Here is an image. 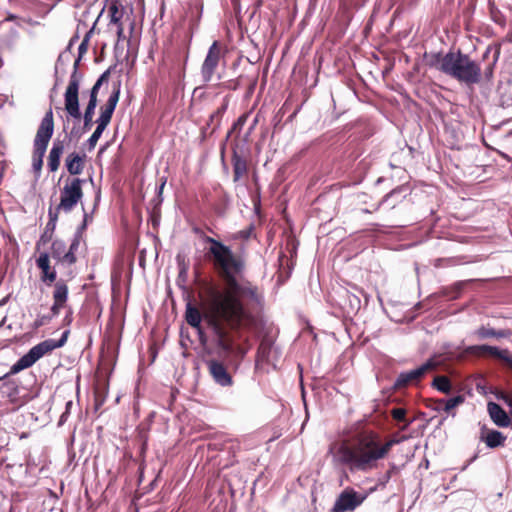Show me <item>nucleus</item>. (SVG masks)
Masks as SVG:
<instances>
[{"mask_svg": "<svg viewBox=\"0 0 512 512\" xmlns=\"http://www.w3.org/2000/svg\"><path fill=\"white\" fill-rule=\"evenodd\" d=\"M205 240L210 244L206 256L224 287L221 289L212 281L201 280L199 297L202 309L188 301L185 321L199 331L202 339L204 334L201 323L204 320L216 347L241 362L251 348L248 333L256 330L259 325L252 308L261 305L263 295L251 281L238 279L246 270V261L241 255L215 238L207 237ZM238 365H235V369Z\"/></svg>", "mask_w": 512, "mask_h": 512, "instance_id": "nucleus-1", "label": "nucleus"}, {"mask_svg": "<svg viewBox=\"0 0 512 512\" xmlns=\"http://www.w3.org/2000/svg\"><path fill=\"white\" fill-rule=\"evenodd\" d=\"M397 439H383L373 430H363L335 447L333 461L348 467L351 472H369L378 467V462L385 459Z\"/></svg>", "mask_w": 512, "mask_h": 512, "instance_id": "nucleus-2", "label": "nucleus"}, {"mask_svg": "<svg viewBox=\"0 0 512 512\" xmlns=\"http://www.w3.org/2000/svg\"><path fill=\"white\" fill-rule=\"evenodd\" d=\"M428 65L460 83L474 85L481 81L480 65L461 50L457 52L450 51L445 55L434 53L430 56Z\"/></svg>", "mask_w": 512, "mask_h": 512, "instance_id": "nucleus-3", "label": "nucleus"}, {"mask_svg": "<svg viewBox=\"0 0 512 512\" xmlns=\"http://www.w3.org/2000/svg\"><path fill=\"white\" fill-rule=\"evenodd\" d=\"M69 330L63 332L59 340L46 339L37 345L33 346L25 355H23L15 364H13L7 374L0 380L7 378L10 375H15L20 371L31 367L43 356L51 353L53 350L65 345L69 336Z\"/></svg>", "mask_w": 512, "mask_h": 512, "instance_id": "nucleus-4", "label": "nucleus"}, {"mask_svg": "<svg viewBox=\"0 0 512 512\" xmlns=\"http://www.w3.org/2000/svg\"><path fill=\"white\" fill-rule=\"evenodd\" d=\"M227 47L220 41H214L208 49L206 57L201 65L200 74L205 83L214 80L220 81L222 75L218 72L220 65H225Z\"/></svg>", "mask_w": 512, "mask_h": 512, "instance_id": "nucleus-5", "label": "nucleus"}, {"mask_svg": "<svg viewBox=\"0 0 512 512\" xmlns=\"http://www.w3.org/2000/svg\"><path fill=\"white\" fill-rule=\"evenodd\" d=\"M120 90H121V81L118 80L117 82L113 83L112 93L110 94L106 103L100 107V115H99L98 119L96 120L97 127H96L95 131L93 132V134L88 139V145H89L90 149H93L96 146L103 131L106 129V127L111 122L114 110L119 101Z\"/></svg>", "mask_w": 512, "mask_h": 512, "instance_id": "nucleus-6", "label": "nucleus"}, {"mask_svg": "<svg viewBox=\"0 0 512 512\" xmlns=\"http://www.w3.org/2000/svg\"><path fill=\"white\" fill-rule=\"evenodd\" d=\"M83 183V179L68 178L60 191V202L55 209L65 213L71 212L83 197Z\"/></svg>", "mask_w": 512, "mask_h": 512, "instance_id": "nucleus-7", "label": "nucleus"}, {"mask_svg": "<svg viewBox=\"0 0 512 512\" xmlns=\"http://www.w3.org/2000/svg\"><path fill=\"white\" fill-rule=\"evenodd\" d=\"M82 241L81 233H76L68 250L64 241L56 239L51 244V257L62 265H73L77 262V254Z\"/></svg>", "mask_w": 512, "mask_h": 512, "instance_id": "nucleus-8", "label": "nucleus"}, {"mask_svg": "<svg viewBox=\"0 0 512 512\" xmlns=\"http://www.w3.org/2000/svg\"><path fill=\"white\" fill-rule=\"evenodd\" d=\"M78 61L75 62L74 71L70 76L68 86L64 94L65 110L72 118L80 120L81 112L79 108V88L81 75L77 70Z\"/></svg>", "mask_w": 512, "mask_h": 512, "instance_id": "nucleus-9", "label": "nucleus"}, {"mask_svg": "<svg viewBox=\"0 0 512 512\" xmlns=\"http://www.w3.org/2000/svg\"><path fill=\"white\" fill-rule=\"evenodd\" d=\"M465 354L477 358H494L500 360L503 365L512 370V354L508 349H500L497 346L487 344L468 346L464 350Z\"/></svg>", "mask_w": 512, "mask_h": 512, "instance_id": "nucleus-10", "label": "nucleus"}, {"mask_svg": "<svg viewBox=\"0 0 512 512\" xmlns=\"http://www.w3.org/2000/svg\"><path fill=\"white\" fill-rule=\"evenodd\" d=\"M437 366L438 363L431 358L414 370L400 373L394 383V388L400 390L409 385H417L428 373L435 371Z\"/></svg>", "mask_w": 512, "mask_h": 512, "instance_id": "nucleus-11", "label": "nucleus"}, {"mask_svg": "<svg viewBox=\"0 0 512 512\" xmlns=\"http://www.w3.org/2000/svg\"><path fill=\"white\" fill-rule=\"evenodd\" d=\"M204 364L212 380L221 387H231L234 384L233 374L223 359H204Z\"/></svg>", "mask_w": 512, "mask_h": 512, "instance_id": "nucleus-12", "label": "nucleus"}, {"mask_svg": "<svg viewBox=\"0 0 512 512\" xmlns=\"http://www.w3.org/2000/svg\"><path fill=\"white\" fill-rule=\"evenodd\" d=\"M248 149L244 142L232 143L231 163L233 167V182L237 183L248 175Z\"/></svg>", "mask_w": 512, "mask_h": 512, "instance_id": "nucleus-13", "label": "nucleus"}, {"mask_svg": "<svg viewBox=\"0 0 512 512\" xmlns=\"http://www.w3.org/2000/svg\"><path fill=\"white\" fill-rule=\"evenodd\" d=\"M366 499L365 495H361L352 488H346L337 497L332 512H349L354 511Z\"/></svg>", "mask_w": 512, "mask_h": 512, "instance_id": "nucleus-14", "label": "nucleus"}, {"mask_svg": "<svg viewBox=\"0 0 512 512\" xmlns=\"http://www.w3.org/2000/svg\"><path fill=\"white\" fill-rule=\"evenodd\" d=\"M69 289L64 280L56 281L53 290V304L50 308V314L44 315L43 319L51 321L60 314V311L67 307Z\"/></svg>", "mask_w": 512, "mask_h": 512, "instance_id": "nucleus-15", "label": "nucleus"}, {"mask_svg": "<svg viewBox=\"0 0 512 512\" xmlns=\"http://www.w3.org/2000/svg\"><path fill=\"white\" fill-rule=\"evenodd\" d=\"M54 132L53 112L49 109L41 120L34 139V148L47 150L50 139Z\"/></svg>", "mask_w": 512, "mask_h": 512, "instance_id": "nucleus-16", "label": "nucleus"}, {"mask_svg": "<svg viewBox=\"0 0 512 512\" xmlns=\"http://www.w3.org/2000/svg\"><path fill=\"white\" fill-rule=\"evenodd\" d=\"M279 358V352L274 348V342L269 336H264L257 349L256 353V367L259 365H272L276 367V362Z\"/></svg>", "mask_w": 512, "mask_h": 512, "instance_id": "nucleus-17", "label": "nucleus"}, {"mask_svg": "<svg viewBox=\"0 0 512 512\" xmlns=\"http://www.w3.org/2000/svg\"><path fill=\"white\" fill-rule=\"evenodd\" d=\"M36 266L40 270V280L47 286H51L57 278L55 267L51 266L50 255L42 252L36 258Z\"/></svg>", "mask_w": 512, "mask_h": 512, "instance_id": "nucleus-18", "label": "nucleus"}, {"mask_svg": "<svg viewBox=\"0 0 512 512\" xmlns=\"http://www.w3.org/2000/svg\"><path fill=\"white\" fill-rule=\"evenodd\" d=\"M474 336L478 340H486L490 338H494L497 340L500 339H508L512 336V331L510 329H499L496 330L491 327L489 324L481 325L474 331Z\"/></svg>", "mask_w": 512, "mask_h": 512, "instance_id": "nucleus-19", "label": "nucleus"}, {"mask_svg": "<svg viewBox=\"0 0 512 512\" xmlns=\"http://www.w3.org/2000/svg\"><path fill=\"white\" fill-rule=\"evenodd\" d=\"M487 410L492 421L499 427H508L511 424V417L508 416L506 411L497 403L489 402Z\"/></svg>", "mask_w": 512, "mask_h": 512, "instance_id": "nucleus-20", "label": "nucleus"}, {"mask_svg": "<svg viewBox=\"0 0 512 512\" xmlns=\"http://www.w3.org/2000/svg\"><path fill=\"white\" fill-rule=\"evenodd\" d=\"M230 95H225L222 98L220 106L210 115L206 127L204 129H208L211 127V133H213L221 124V119L226 112L228 105L230 103Z\"/></svg>", "mask_w": 512, "mask_h": 512, "instance_id": "nucleus-21", "label": "nucleus"}, {"mask_svg": "<svg viewBox=\"0 0 512 512\" xmlns=\"http://www.w3.org/2000/svg\"><path fill=\"white\" fill-rule=\"evenodd\" d=\"M64 141L56 139L48 155L47 166L50 172H56L60 167V159L64 152Z\"/></svg>", "mask_w": 512, "mask_h": 512, "instance_id": "nucleus-22", "label": "nucleus"}, {"mask_svg": "<svg viewBox=\"0 0 512 512\" xmlns=\"http://www.w3.org/2000/svg\"><path fill=\"white\" fill-rule=\"evenodd\" d=\"M86 155L76 152L70 153L65 159V166L71 175H79L83 172Z\"/></svg>", "mask_w": 512, "mask_h": 512, "instance_id": "nucleus-23", "label": "nucleus"}, {"mask_svg": "<svg viewBox=\"0 0 512 512\" xmlns=\"http://www.w3.org/2000/svg\"><path fill=\"white\" fill-rule=\"evenodd\" d=\"M480 440L485 442L489 448H497L504 446L506 436L497 430H488L485 427L482 428Z\"/></svg>", "mask_w": 512, "mask_h": 512, "instance_id": "nucleus-24", "label": "nucleus"}, {"mask_svg": "<svg viewBox=\"0 0 512 512\" xmlns=\"http://www.w3.org/2000/svg\"><path fill=\"white\" fill-rule=\"evenodd\" d=\"M111 73V68L107 69L105 72L101 74V76L98 78L96 83L93 85L91 91H90V98L88 101V104L85 108L87 111H95V108L97 106V95L99 92L100 87L103 83L107 82L109 80V76Z\"/></svg>", "mask_w": 512, "mask_h": 512, "instance_id": "nucleus-25", "label": "nucleus"}, {"mask_svg": "<svg viewBox=\"0 0 512 512\" xmlns=\"http://www.w3.org/2000/svg\"><path fill=\"white\" fill-rule=\"evenodd\" d=\"M406 190L407 188L405 186H399L393 189L390 193L383 197V199L380 201L381 205L387 203L391 209L395 208L406 198V194H404Z\"/></svg>", "mask_w": 512, "mask_h": 512, "instance_id": "nucleus-26", "label": "nucleus"}, {"mask_svg": "<svg viewBox=\"0 0 512 512\" xmlns=\"http://www.w3.org/2000/svg\"><path fill=\"white\" fill-rule=\"evenodd\" d=\"M108 17L110 19V24H120L124 15L123 8L119 2V0H111L108 4L107 8Z\"/></svg>", "mask_w": 512, "mask_h": 512, "instance_id": "nucleus-27", "label": "nucleus"}, {"mask_svg": "<svg viewBox=\"0 0 512 512\" xmlns=\"http://www.w3.org/2000/svg\"><path fill=\"white\" fill-rule=\"evenodd\" d=\"M431 386L441 393L449 394L452 390V383L449 377L437 375L434 377Z\"/></svg>", "mask_w": 512, "mask_h": 512, "instance_id": "nucleus-28", "label": "nucleus"}, {"mask_svg": "<svg viewBox=\"0 0 512 512\" xmlns=\"http://www.w3.org/2000/svg\"><path fill=\"white\" fill-rule=\"evenodd\" d=\"M245 79L244 75H240L236 79H231L224 82H218L214 88L216 89H224V90H237L243 83Z\"/></svg>", "mask_w": 512, "mask_h": 512, "instance_id": "nucleus-29", "label": "nucleus"}, {"mask_svg": "<svg viewBox=\"0 0 512 512\" xmlns=\"http://www.w3.org/2000/svg\"><path fill=\"white\" fill-rule=\"evenodd\" d=\"M501 53V44H496L494 47L493 60L488 64V66L484 70V76L487 80H491L494 73L495 65L499 59Z\"/></svg>", "mask_w": 512, "mask_h": 512, "instance_id": "nucleus-30", "label": "nucleus"}, {"mask_svg": "<svg viewBox=\"0 0 512 512\" xmlns=\"http://www.w3.org/2000/svg\"><path fill=\"white\" fill-rule=\"evenodd\" d=\"M45 153H46L45 149L41 150L40 148L33 147L32 167L36 173H40V171L42 170L43 157H44Z\"/></svg>", "mask_w": 512, "mask_h": 512, "instance_id": "nucleus-31", "label": "nucleus"}, {"mask_svg": "<svg viewBox=\"0 0 512 512\" xmlns=\"http://www.w3.org/2000/svg\"><path fill=\"white\" fill-rule=\"evenodd\" d=\"M18 36V31L12 29L8 35L0 37V49H12Z\"/></svg>", "mask_w": 512, "mask_h": 512, "instance_id": "nucleus-32", "label": "nucleus"}, {"mask_svg": "<svg viewBox=\"0 0 512 512\" xmlns=\"http://www.w3.org/2000/svg\"><path fill=\"white\" fill-rule=\"evenodd\" d=\"M465 401V397L463 395H457L455 397H452L448 400L444 399L443 402V411L446 413H450L454 408L457 406L463 404Z\"/></svg>", "mask_w": 512, "mask_h": 512, "instance_id": "nucleus-33", "label": "nucleus"}, {"mask_svg": "<svg viewBox=\"0 0 512 512\" xmlns=\"http://www.w3.org/2000/svg\"><path fill=\"white\" fill-rule=\"evenodd\" d=\"M59 213H60V211H58L57 209L53 210L52 208H49V211H48L49 220H48V223L46 224L45 230L48 231L50 234H53L55 231Z\"/></svg>", "mask_w": 512, "mask_h": 512, "instance_id": "nucleus-34", "label": "nucleus"}, {"mask_svg": "<svg viewBox=\"0 0 512 512\" xmlns=\"http://www.w3.org/2000/svg\"><path fill=\"white\" fill-rule=\"evenodd\" d=\"M248 117H249V113H244L241 116H239L238 119L234 122L231 130L228 132L227 137H229L233 131H236V130L240 131L242 129V127L245 125Z\"/></svg>", "mask_w": 512, "mask_h": 512, "instance_id": "nucleus-35", "label": "nucleus"}, {"mask_svg": "<svg viewBox=\"0 0 512 512\" xmlns=\"http://www.w3.org/2000/svg\"><path fill=\"white\" fill-rule=\"evenodd\" d=\"M93 117H94L93 111H87V110L84 111V115H83V120H84L83 131L84 132H86L92 128L93 123H94Z\"/></svg>", "mask_w": 512, "mask_h": 512, "instance_id": "nucleus-36", "label": "nucleus"}, {"mask_svg": "<svg viewBox=\"0 0 512 512\" xmlns=\"http://www.w3.org/2000/svg\"><path fill=\"white\" fill-rule=\"evenodd\" d=\"M443 402L444 399H428L426 406L434 411L441 412L443 411Z\"/></svg>", "mask_w": 512, "mask_h": 512, "instance_id": "nucleus-37", "label": "nucleus"}, {"mask_svg": "<svg viewBox=\"0 0 512 512\" xmlns=\"http://www.w3.org/2000/svg\"><path fill=\"white\" fill-rule=\"evenodd\" d=\"M73 405L74 404H73L72 400H69L66 402L65 411L61 414L60 419H59V423H58L59 425H63L67 421Z\"/></svg>", "mask_w": 512, "mask_h": 512, "instance_id": "nucleus-38", "label": "nucleus"}, {"mask_svg": "<svg viewBox=\"0 0 512 512\" xmlns=\"http://www.w3.org/2000/svg\"><path fill=\"white\" fill-rule=\"evenodd\" d=\"M391 416L394 420L398 422L405 421L406 418V410L403 408H394L391 411Z\"/></svg>", "mask_w": 512, "mask_h": 512, "instance_id": "nucleus-39", "label": "nucleus"}, {"mask_svg": "<svg viewBox=\"0 0 512 512\" xmlns=\"http://www.w3.org/2000/svg\"><path fill=\"white\" fill-rule=\"evenodd\" d=\"M245 78L249 82L248 94H252L254 92V89H255V87L257 85V82H258V73L255 72L251 76H246Z\"/></svg>", "mask_w": 512, "mask_h": 512, "instance_id": "nucleus-40", "label": "nucleus"}, {"mask_svg": "<svg viewBox=\"0 0 512 512\" xmlns=\"http://www.w3.org/2000/svg\"><path fill=\"white\" fill-rule=\"evenodd\" d=\"M253 229H254V228H253V226L251 225V226H249L247 229H243V230L238 231V232L234 235V237H233V238H234V239H244V240H246V239L250 238V236H251V233H252Z\"/></svg>", "mask_w": 512, "mask_h": 512, "instance_id": "nucleus-41", "label": "nucleus"}, {"mask_svg": "<svg viewBox=\"0 0 512 512\" xmlns=\"http://www.w3.org/2000/svg\"><path fill=\"white\" fill-rule=\"evenodd\" d=\"M499 399L503 400L505 404L509 407V414L512 420V394L501 392Z\"/></svg>", "mask_w": 512, "mask_h": 512, "instance_id": "nucleus-42", "label": "nucleus"}, {"mask_svg": "<svg viewBox=\"0 0 512 512\" xmlns=\"http://www.w3.org/2000/svg\"><path fill=\"white\" fill-rule=\"evenodd\" d=\"M178 265H179V274H186L188 271V264L185 262L184 259H181L180 256L177 257Z\"/></svg>", "mask_w": 512, "mask_h": 512, "instance_id": "nucleus-43", "label": "nucleus"}, {"mask_svg": "<svg viewBox=\"0 0 512 512\" xmlns=\"http://www.w3.org/2000/svg\"><path fill=\"white\" fill-rule=\"evenodd\" d=\"M52 236H53V234H50L48 231L44 230L37 245H39L40 243H43V244L48 243L52 239Z\"/></svg>", "mask_w": 512, "mask_h": 512, "instance_id": "nucleus-44", "label": "nucleus"}, {"mask_svg": "<svg viewBox=\"0 0 512 512\" xmlns=\"http://www.w3.org/2000/svg\"><path fill=\"white\" fill-rule=\"evenodd\" d=\"M87 49H88V36H86L85 39L79 45V48H78L79 55L81 56L82 54H84L87 51Z\"/></svg>", "mask_w": 512, "mask_h": 512, "instance_id": "nucleus-45", "label": "nucleus"}, {"mask_svg": "<svg viewBox=\"0 0 512 512\" xmlns=\"http://www.w3.org/2000/svg\"><path fill=\"white\" fill-rule=\"evenodd\" d=\"M22 20H23V19H21V18H20V17H18L17 15H14V14H11V13H9V14L6 16V18L4 19V21H15V22H16V24H17L18 26H21V21H22Z\"/></svg>", "mask_w": 512, "mask_h": 512, "instance_id": "nucleus-46", "label": "nucleus"}, {"mask_svg": "<svg viewBox=\"0 0 512 512\" xmlns=\"http://www.w3.org/2000/svg\"><path fill=\"white\" fill-rule=\"evenodd\" d=\"M115 25H116V27H117L116 34H117V38H118V40L125 39L123 23L115 24Z\"/></svg>", "mask_w": 512, "mask_h": 512, "instance_id": "nucleus-47", "label": "nucleus"}, {"mask_svg": "<svg viewBox=\"0 0 512 512\" xmlns=\"http://www.w3.org/2000/svg\"><path fill=\"white\" fill-rule=\"evenodd\" d=\"M72 314H73L72 309L69 308L67 313H66V315H65V317H64V319H63L64 325H70L71 324V322L73 320Z\"/></svg>", "mask_w": 512, "mask_h": 512, "instance_id": "nucleus-48", "label": "nucleus"}, {"mask_svg": "<svg viewBox=\"0 0 512 512\" xmlns=\"http://www.w3.org/2000/svg\"><path fill=\"white\" fill-rule=\"evenodd\" d=\"M380 206H381V203L379 202L378 204L374 205L373 209H371V210L370 209H363L362 212L370 214V213H373V212L379 210Z\"/></svg>", "mask_w": 512, "mask_h": 512, "instance_id": "nucleus-49", "label": "nucleus"}, {"mask_svg": "<svg viewBox=\"0 0 512 512\" xmlns=\"http://www.w3.org/2000/svg\"><path fill=\"white\" fill-rule=\"evenodd\" d=\"M193 231H194L197 235H199V236L204 240V242L208 243V242L205 240V238H207L208 236H207V235H205V234H204V232H203L201 229H199V228H194V229H193Z\"/></svg>", "mask_w": 512, "mask_h": 512, "instance_id": "nucleus-50", "label": "nucleus"}, {"mask_svg": "<svg viewBox=\"0 0 512 512\" xmlns=\"http://www.w3.org/2000/svg\"><path fill=\"white\" fill-rule=\"evenodd\" d=\"M48 322H49V321H46L45 319H43V316H42L40 319H37V320L35 321V326H36V327H39V326H42V325H44V324H46V323H48Z\"/></svg>", "mask_w": 512, "mask_h": 512, "instance_id": "nucleus-51", "label": "nucleus"}, {"mask_svg": "<svg viewBox=\"0 0 512 512\" xmlns=\"http://www.w3.org/2000/svg\"><path fill=\"white\" fill-rule=\"evenodd\" d=\"M491 50H492V47H491V46H488V47H487V49H486V51H485V52H484V54H483V58H484V59H486V58L488 57V55L490 54Z\"/></svg>", "mask_w": 512, "mask_h": 512, "instance_id": "nucleus-52", "label": "nucleus"}, {"mask_svg": "<svg viewBox=\"0 0 512 512\" xmlns=\"http://www.w3.org/2000/svg\"><path fill=\"white\" fill-rule=\"evenodd\" d=\"M257 123H258V118L256 117V118L254 119V121H253V123H252L251 127H250V130H253V129L255 128V126L257 125Z\"/></svg>", "mask_w": 512, "mask_h": 512, "instance_id": "nucleus-53", "label": "nucleus"}, {"mask_svg": "<svg viewBox=\"0 0 512 512\" xmlns=\"http://www.w3.org/2000/svg\"><path fill=\"white\" fill-rule=\"evenodd\" d=\"M224 151H225V145H223L221 148V157L222 158L224 157Z\"/></svg>", "mask_w": 512, "mask_h": 512, "instance_id": "nucleus-54", "label": "nucleus"}, {"mask_svg": "<svg viewBox=\"0 0 512 512\" xmlns=\"http://www.w3.org/2000/svg\"><path fill=\"white\" fill-rule=\"evenodd\" d=\"M389 478H390V472L387 473L386 480L388 481Z\"/></svg>", "mask_w": 512, "mask_h": 512, "instance_id": "nucleus-55", "label": "nucleus"}]
</instances>
